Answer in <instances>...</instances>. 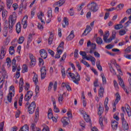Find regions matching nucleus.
Wrapping results in <instances>:
<instances>
[{
    "label": "nucleus",
    "mask_w": 131,
    "mask_h": 131,
    "mask_svg": "<svg viewBox=\"0 0 131 131\" xmlns=\"http://www.w3.org/2000/svg\"><path fill=\"white\" fill-rule=\"evenodd\" d=\"M70 70H71V68H69L67 71V76H68V77H71L74 83H76V84H78V83H79V82L80 80V75H79L78 73H76L75 74H74L70 72H69Z\"/></svg>",
    "instance_id": "nucleus-1"
},
{
    "label": "nucleus",
    "mask_w": 131,
    "mask_h": 131,
    "mask_svg": "<svg viewBox=\"0 0 131 131\" xmlns=\"http://www.w3.org/2000/svg\"><path fill=\"white\" fill-rule=\"evenodd\" d=\"M16 20L17 16L16 15H12L9 16L8 30L10 33L13 31V27H14V24H16Z\"/></svg>",
    "instance_id": "nucleus-2"
},
{
    "label": "nucleus",
    "mask_w": 131,
    "mask_h": 131,
    "mask_svg": "<svg viewBox=\"0 0 131 131\" xmlns=\"http://www.w3.org/2000/svg\"><path fill=\"white\" fill-rule=\"evenodd\" d=\"M36 107V104H35V101L32 102L31 104L29 102H28L26 104V108H27L29 114H33L34 113Z\"/></svg>",
    "instance_id": "nucleus-3"
},
{
    "label": "nucleus",
    "mask_w": 131,
    "mask_h": 131,
    "mask_svg": "<svg viewBox=\"0 0 131 131\" xmlns=\"http://www.w3.org/2000/svg\"><path fill=\"white\" fill-rule=\"evenodd\" d=\"M87 8L89 11L91 12H93L94 13H96L97 11H98V5L96 2H92L90 3L87 5Z\"/></svg>",
    "instance_id": "nucleus-4"
},
{
    "label": "nucleus",
    "mask_w": 131,
    "mask_h": 131,
    "mask_svg": "<svg viewBox=\"0 0 131 131\" xmlns=\"http://www.w3.org/2000/svg\"><path fill=\"white\" fill-rule=\"evenodd\" d=\"M14 96H15V87L11 85L9 89V93L7 96V100L9 103H12V100Z\"/></svg>",
    "instance_id": "nucleus-5"
},
{
    "label": "nucleus",
    "mask_w": 131,
    "mask_h": 131,
    "mask_svg": "<svg viewBox=\"0 0 131 131\" xmlns=\"http://www.w3.org/2000/svg\"><path fill=\"white\" fill-rule=\"evenodd\" d=\"M121 118L122 120V128L123 129L127 130L128 129V124L126 122V121H125V119H124V114H121Z\"/></svg>",
    "instance_id": "nucleus-6"
},
{
    "label": "nucleus",
    "mask_w": 131,
    "mask_h": 131,
    "mask_svg": "<svg viewBox=\"0 0 131 131\" xmlns=\"http://www.w3.org/2000/svg\"><path fill=\"white\" fill-rule=\"evenodd\" d=\"M87 47H88V48H89V47H91V49H90V51L89 53L90 54H93L94 52H95V51L96 50L97 45H96V43H92V42H91L89 40L87 42Z\"/></svg>",
    "instance_id": "nucleus-7"
},
{
    "label": "nucleus",
    "mask_w": 131,
    "mask_h": 131,
    "mask_svg": "<svg viewBox=\"0 0 131 131\" xmlns=\"http://www.w3.org/2000/svg\"><path fill=\"white\" fill-rule=\"evenodd\" d=\"M29 56L31 60L30 65L31 67H34V66H35V64H36V59L35 58V57L31 53L29 54Z\"/></svg>",
    "instance_id": "nucleus-8"
},
{
    "label": "nucleus",
    "mask_w": 131,
    "mask_h": 131,
    "mask_svg": "<svg viewBox=\"0 0 131 131\" xmlns=\"http://www.w3.org/2000/svg\"><path fill=\"white\" fill-rule=\"evenodd\" d=\"M111 63L115 66L120 75H123L122 71H121V69H120V67L119 66V65L117 64V63H116V60H115V59H113L111 61Z\"/></svg>",
    "instance_id": "nucleus-9"
},
{
    "label": "nucleus",
    "mask_w": 131,
    "mask_h": 131,
    "mask_svg": "<svg viewBox=\"0 0 131 131\" xmlns=\"http://www.w3.org/2000/svg\"><path fill=\"white\" fill-rule=\"evenodd\" d=\"M32 96H33V92L31 91H28L25 96V101L28 102V101L31 99Z\"/></svg>",
    "instance_id": "nucleus-10"
},
{
    "label": "nucleus",
    "mask_w": 131,
    "mask_h": 131,
    "mask_svg": "<svg viewBox=\"0 0 131 131\" xmlns=\"http://www.w3.org/2000/svg\"><path fill=\"white\" fill-rule=\"evenodd\" d=\"M126 13L127 15H129L130 16H129L128 18H129V20L128 21H127L125 25V27H127L128 26V25H129V24H130L131 23V8L128 9L126 11Z\"/></svg>",
    "instance_id": "nucleus-11"
},
{
    "label": "nucleus",
    "mask_w": 131,
    "mask_h": 131,
    "mask_svg": "<svg viewBox=\"0 0 131 131\" xmlns=\"http://www.w3.org/2000/svg\"><path fill=\"white\" fill-rule=\"evenodd\" d=\"M39 53L40 55V56L43 59H47L48 58V52H47V51L45 49H41L39 50Z\"/></svg>",
    "instance_id": "nucleus-12"
},
{
    "label": "nucleus",
    "mask_w": 131,
    "mask_h": 131,
    "mask_svg": "<svg viewBox=\"0 0 131 131\" xmlns=\"http://www.w3.org/2000/svg\"><path fill=\"white\" fill-rule=\"evenodd\" d=\"M41 72V79H45L46 75H47V69L45 67H43L40 69Z\"/></svg>",
    "instance_id": "nucleus-13"
},
{
    "label": "nucleus",
    "mask_w": 131,
    "mask_h": 131,
    "mask_svg": "<svg viewBox=\"0 0 131 131\" xmlns=\"http://www.w3.org/2000/svg\"><path fill=\"white\" fill-rule=\"evenodd\" d=\"M52 101L53 102L54 112L55 113H59V112H60V110H59V108L57 107V104H56V100L55 99V98H52Z\"/></svg>",
    "instance_id": "nucleus-14"
},
{
    "label": "nucleus",
    "mask_w": 131,
    "mask_h": 131,
    "mask_svg": "<svg viewBox=\"0 0 131 131\" xmlns=\"http://www.w3.org/2000/svg\"><path fill=\"white\" fill-rule=\"evenodd\" d=\"M69 121H70V120L68 117H64L61 119V122L63 126L68 125L69 124Z\"/></svg>",
    "instance_id": "nucleus-15"
},
{
    "label": "nucleus",
    "mask_w": 131,
    "mask_h": 131,
    "mask_svg": "<svg viewBox=\"0 0 131 131\" xmlns=\"http://www.w3.org/2000/svg\"><path fill=\"white\" fill-rule=\"evenodd\" d=\"M7 53V49L5 47H2L1 49V52L0 53V60H3L6 56Z\"/></svg>",
    "instance_id": "nucleus-16"
},
{
    "label": "nucleus",
    "mask_w": 131,
    "mask_h": 131,
    "mask_svg": "<svg viewBox=\"0 0 131 131\" xmlns=\"http://www.w3.org/2000/svg\"><path fill=\"white\" fill-rule=\"evenodd\" d=\"M118 79L119 80V84L122 87V89H124V87H125V85L124 84V82L123 81V80L122 78H121V77H120V75H117Z\"/></svg>",
    "instance_id": "nucleus-17"
},
{
    "label": "nucleus",
    "mask_w": 131,
    "mask_h": 131,
    "mask_svg": "<svg viewBox=\"0 0 131 131\" xmlns=\"http://www.w3.org/2000/svg\"><path fill=\"white\" fill-rule=\"evenodd\" d=\"M28 16L26 15L24 17L23 19L21 20V24L23 25V28L25 29L27 27V18Z\"/></svg>",
    "instance_id": "nucleus-18"
},
{
    "label": "nucleus",
    "mask_w": 131,
    "mask_h": 131,
    "mask_svg": "<svg viewBox=\"0 0 131 131\" xmlns=\"http://www.w3.org/2000/svg\"><path fill=\"white\" fill-rule=\"evenodd\" d=\"M92 31V28L90 26H86V29L83 33V35H87L88 33H90Z\"/></svg>",
    "instance_id": "nucleus-19"
},
{
    "label": "nucleus",
    "mask_w": 131,
    "mask_h": 131,
    "mask_svg": "<svg viewBox=\"0 0 131 131\" xmlns=\"http://www.w3.org/2000/svg\"><path fill=\"white\" fill-rule=\"evenodd\" d=\"M58 103L59 105H63L64 103V96L62 94H59L58 95Z\"/></svg>",
    "instance_id": "nucleus-20"
},
{
    "label": "nucleus",
    "mask_w": 131,
    "mask_h": 131,
    "mask_svg": "<svg viewBox=\"0 0 131 131\" xmlns=\"http://www.w3.org/2000/svg\"><path fill=\"white\" fill-rule=\"evenodd\" d=\"M125 110L127 112V116L128 117H130L131 116V108L129 105L126 104L125 105Z\"/></svg>",
    "instance_id": "nucleus-21"
},
{
    "label": "nucleus",
    "mask_w": 131,
    "mask_h": 131,
    "mask_svg": "<svg viewBox=\"0 0 131 131\" xmlns=\"http://www.w3.org/2000/svg\"><path fill=\"white\" fill-rule=\"evenodd\" d=\"M99 97L100 98H103V97H104V87L102 84H100V85Z\"/></svg>",
    "instance_id": "nucleus-22"
},
{
    "label": "nucleus",
    "mask_w": 131,
    "mask_h": 131,
    "mask_svg": "<svg viewBox=\"0 0 131 131\" xmlns=\"http://www.w3.org/2000/svg\"><path fill=\"white\" fill-rule=\"evenodd\" d=\"M39 117V108L37 107L36 110V112L35 113V121L37 122V120H38V117Z\"/></svg>",
    "instance_id": "nucleus-23"
},
{
    "label": "nucleus",
    "mask_w": 131,
    "mask_h": 131,
    "mask_svg": "<svg viewBox=\"0 0 131 131\" xmlns=\"http://www.w3.org/2000/svg\"><path fill=\"white\" fill-rule=\"evenodd\" d=\"M109 101V98L108 97H106L105 98V100L104 101V108H105V112H108V111L109 110V107H108V102Z\"/></svg>",
    "instance_id": "nucleus-24"
},
{
    "label": "nucleus",
    "mask_w": 131,
    "mask_h": 131,
    "mask_svg": "<svg viewBox=\"0 0 131 131\" xmlns=\"http://www.w3.org/2000/svg\"><path fill=\"white\" fill-rule=\"evenodd\" d=\"M118 126V122L115 121V120H112V127L113 129H116Z\"/></svg>",
    "instance_id": "nucleus-25"
},
{
    "label": "nucleus",
    "mask_w": 131,
    "mask_h": 131,
    "mask_svg": "<svg viewBox=\"0 0 131 131\" xmlns=\"http://www.w3.org/2000/svg\"><path fill=\"white\" fill-rule=\"evenodd\" d=\"M15 28L16 33H17V34H19V33L21 32V24H20V23H18L17 24H16Z\"/></svg>",
    "instance_id": "nucleus-26"
},
{
    "label": "nucleus",
    "mask_w": 131,
    "mask_h": 131,
    "mask_svg": "<svg viewBox=\"0 0 131 131\" xmlns=\"http://www.w3.org/2000/svg\"><path fill=\"white\" fill-rule=\"evenodd\" d=\"M64 50V42L62 41L60 42L59 45L58 46V48L56 49V51H61L63 52Z\"/></svg>",
    "instance_id": "nucleus-27"
},
{
    "label": "nucleus",
    "mask_w": 131,
    "mask_h": 131,
    "mask_svg": "<svg viewBox=\"0 0 131 131\" xmlns=\"http://www.w3.org/2000/svg\"><path fill=\"white\" fill-rule=\"evenodd\" d=\"M35 92L36 95L33 97V99L34 100H36L38 97L37 95H38V93H39V86H38V85H36Z\"/></svg>",
    "instance_id": "nucleus-28"
},
{
    "label": "nucleus",
    "mask_w": 131,
    "mask_h": 131,
    "mask_svg": "<svg viewBox=\"0 0 131 131\" xmlns=\"http://www.w3.org/2000/svg\"><path fill=\"white\" fill-rule=\"evenodd\" d=\"M33 81L34 82L35 85H37L38 83V76L37 74H34V77H33Z\"/></svg>",
    "instance_id": "nucleus-29"
},
{
    "label": "nucleus",
    "mask_w": 131,
    "mask_h": 131,
    "mask_svg": "<svg viewBox=\"0 0 131 131\" xmlns=\"http://www.w3.org/2000/svg\"><path fill=\"white\" fill-rule=\"evenodd\" d=\"M19 131H29V126L26 124L19 129Z\"/></svg>",
    "instance_id": "nucleus-30"
},
{
    "label": "nucleus",
    "mask_w": 131,
    "mask_h": 131,
    "mask_svg": "<svg viewBox=\"0 0 131 131\" xmlns=\"http://www.w3.org/2000/svg\"><path fill=\"white\" fill-rule=\"evenodd\" d=\"M31 41H32V35L31 34H29L28 37V41L27 42V47H29V45Z\"/></svg>",
    "instance_id": "nucleus-31"
},
{
    "label": "nucleus",
    "mask_w": 131,
    "mask_h": 131,
    "mask_svg": "<svg viewBox=\"0 0 131 131\" xmlns=\"http://www.w3.org/2000/svg\"><path fill=\"white\" fill-rule=\"evenodd\" d=\"M67 56V54L66 52L64 53V54L60 58V62L61 64H64V63H65V59H66Z\"/></svg>",
    "instance_id": "nucleus-32"
},
{
    "label": "nucleus",
    "mask_w": 131,
    "mask_h": 131,
    "mask_svg": "<svg viewBox=\"0 0 131 131\" xmlns=\"http://www.w3.org/2000/svg\"><path fill=\"white\" fill-rule=\"evenodd\" d=\"M63 51L60 50H57V54L55 56V59H60L61 55H62Z\"/></svg>",
    "instance_id": "nucleus-33"
},
{
    "label": "nucleus",
    "mask_w": 131,
    "mask_h": 131,
    "mask_svg": "<svg viewBox=\"0 0 131 131\" xmlns=\"http://www.w3.org/2000/svg\"><path fill=\"white\" fill-rule=\"evenodd\" d=\"M83 117L86 122H92V120H91V118H90V116L89 115H84Z\"/></svg>",
    "instance_id": "nucleus-34"
},
{
    "label": "nucleus",
    "mask_w": 131,
    "mask_h": 131,
    "mask_svg": "<svg viewBox=\"0 0 131 131\" xmlns=\"http://www.w3.org/2000/svg\"><path fill=\"white\" fill-rule=\"evenodd\" d=\"M116 100L114 102L115 105H117V104H118V102L120 101V95H119V94L116 93Z\"/></svg>",
    "instance_id": "nucleus-35"
},
{
    "label": "nucleus",
    "mask_w": 131,
    "mask_h": 131,
    "mask_svg": "<svg viewBox=\"0 0 131 131\" xmlns=\"http://www.w3.org/2000/svg\"><path fill=\"white\" fill-rule=\"evenodd\" d=\"M47 16L50 19V21H51V18H53V12L52 11V9L48 10L47 12Z\"/></svg>",
    "instance_id": "nucleus-36"
},
{
    "label": "nucleus",
    "mask_w": 131,
    "mask_h": 131,
    "mask_svg": "<svg viewBox=\"0 0 131 131\" xmlns=\"http://www.w3.org/2000/svg\"><path fill=\"white\" fill-rule=\"evenodd\" d=\"M100 76L102 79L103 84H106V82H107V80H106V77H105V75H104V73H101L100 74Z\"/></svg>",
    "instance_id": "nucleus-37"
},
{
    "label": "nucleus",
    "mask_w": 131,
    "mask_h": 131,
    "mask_svg": "<svg viewBox=\"0 0 131 131\" xmlns=\"http://www.w3.org/2000/svg\"><path fill=\"white\" fill-rule=\"evenodd\" d=\"M66 2V0H59L56 3V6H58V7H62V6L65 4Z\"/></svg>",
    "instance_id": "nucleus-38"
},
{
    "label": "nucleus",
    "mask_w": 131,
    "mask_h": 131,
    "mask_svg": "<svg viewBox=\"0 0 131 131\" xmlns=\"http://www.w3.org/2000/svg\"><path fill=\"white\" fill-rule=\"evenodd\" d=\"M74 38V31L72 30L70 35L68 36V39L69 40H71V39H73Z\"/></svg>",
    "instance_id": "nucleus-39"
},
{
    "label": "nucleus",
    "mask_w": 131,
    "mask_h": 131,
    "mask_svg": "<svg viewBox=\"0 0 131 131\" xmlns=\"http://www.w3.org/2000/svg\"><path fill=\"white\" fill-rule=\"evenodd\" d=\"M9 54L10 55H14L15 54V47L11 46L9 47Z\"/></svg>",
    "instance_id": "nucleus-40"
},
{
    "label": "nucleus",
    "mask_w": 131,
    "mask_h": 131,
    "mask_svg": "<svg viewBox=\"0 0 131 131\" xmlns=\"http://www.w3.org/2000/svg\"><path fill=\"white\" fill-rule=\"evenodd\" d=\"M104 118L100 117L99 119V124L101 129H104V124H103V120Z\"/></svg>",
    "instance_id": "nucleus-41"
},
{
    "label": "nucleus",
    "mask_w": 131,
    "mask_h": 131,
    "mask_svg": "<svg viewBox=\"0 0 131 131\" xmlns=\"http://www.w3.org/2000/svg\"><path fill=\"white\" fill-rule=\"evenodd\" d=\"M6 2L8 9H11V6L13 4V0H7Z\"/></svg>",
    "instance_id": "nucleus-42"
},
{
    "label": "nucleus",
    "mask_w": 131,
    "mask_h": 131,
    "mask_svg": "<svg viewBox=\"0 0 131 131\" xmlns=\"http://www.w3.org/2000/svg\"><path fill=\"white\" fill-rule=\"evenodd\" d=\"M31 129H32V131H37L38 129H40L39 128L36 127V125L34 123H32Z\"/></svg>",
    "instance_id": "nucleus-43"
},
{
    "label": "nucleus",
    "mask_w": 131,
    "mask_h": 131,
    "mask_svg": "<svg viewBox=\"0 0 131 131\" xmlns=\"http://www.w3.org/2000/svg\"><path fill=\"white\" fill-rule=\"evenodd\" d=\"M7 15H8V12L6 10H3L2 12V17L3 20H6V18H7Z\"/></svg>",
    "instance_id": "nucleus-44"
},
{
    "label": "nucleus",
    "mask_w": 131,
    "mask_h": 131,
    "mask_svg": "<svg viewBox=\"0 0 131 131\" xmlns=\"http://www.w3.org/2000/svg\"><path fill=\"white\" fill-rule=\"evenodd\" d=\"M25 38L23 36L19 37L18 40V43L19 45H22L24 41Z\"/></svg>",
    "instance_id": "nucleus-45"
},
{
    "label": "nucleus",
    "mask_w": 131,
    "mask_h": 131,
    "mask_svg": "<svg viewBox=\"0 0 131 131\" xmlns=\"http://www.w3.org/2000/svg\"><path fill=\"white\" fill-rule=\"evenodd\" d=\"M123 7H124V5L123 4H120L117 6L116 9L117 10V11L121 10L122 9H123Z\"/></svg>",
    "instance_id": "nucleus-46"
},
{
    "label": "nucleus",
    "mask_w": 131,
    "mask_h": 131,
    "mask_svg": "<svg viewBox=\"0 0 131 131\" xmlns=\"http://www.w3.org/2000/svg\"><path fill=\"white\" fill-rule=\"evenodd\" d=\"M53 39H54V35H53V34H51L48 39L49 45H52L53 42Z\"/></svg>",
    "instance_id": "nucleus-47"
},
{
    "label": "nucleus",
    "mask_w": 131,
    "mask_h": 131,
    "mask_svg": "<svg viewBox=\"0 0 131 131\" xmlns=\"http://www.w3.org/2000/svg\"><path fill=\"white\" fill-rule=\"evenodd\" d=\"M68 13L70 16H74V10L73 9V7L69 9Z\"/></svg>",
    "instance_id": "nucleus-48"
},
{
    "label": "nucleus",
    "mask_w": 131,
    "mask_h": 131,
    "mask_svg": "<svg viewBox=\"0 0 131 131\" xmlns=\"http://www.w3.org/2000/svg\"><path fill=\"white\" fill-rule=\"evenodd\" d=\"M123 27V26L122 25V24L120 23V24L117 25L115 26V29H116V30H118L122 28Z\"/></svg>",
    "instance_id": "nucleus-49"
},
{
    "label": "nucleus",
    "mask_w": 131,
    "mask_h": 131,
    "mask_svg": "<svg viewBox=\"0 0 131 131\" xmlns=\"http://www.w3.org/2000/svg\"><path fill=\"white\" fill-rule=\"evenodd\" d=\"M84 5H85V3H81V4L80 6H78L77 7V11H81V10L82 9V8H83V6H84Z\"/></svg>",
    "instance_id": "nucleus-50"
},
{
    "label": "nucleus",
    "mask_w": 131,
    "mask_h": 131,
    "mask_svg": "<svg viewBox=\"0 0 131 131\" xmlns=\"http://www.w3.org/2000/svg\"><path fill=\"white\" fill-rule=\"evenodd\" d=\"M81 63H82V64L85 65V66H86V67H91V66L90 65V64H89V63H88V62H86V61H85L83 59L81 60Z\"/></svg>",
    "instance_id": "nucleus-51"
},
{
    "label": "nucleus",
    "mask_w": 131,
    "mask_h": 131,
    "mask_svg": "<svg viewBox=\"0 0 131 131\" xmlns=\"http://www.w3.org/2000/svg\"><path fill=\"white\" fill-rule=\"evenodd\" d=\"M110 34L109 33V31H105L104 35H103V40L105 39L106 38H108V37H109Z\"/></svg>",
    "instance_id": "nucleus-52"
},
{
    "label": "nucleus",
    "mask_w": 131,
    "mask_h": 131,
    "mask_svg": "<svg viewBox=\"0 0 131 131\" xmlns=\"http://www.w3.org/2000/svg\"><path fill=\"white\" fill-rule=\"evenodd\" d=\"M17 59L20 60V56H16L15 58L12 59V65H16V60H17Z\"/></svg>",
    "instance_id": "nucleus-53"
},
{
    "label": "nucleus",
    "mask_w": 131,
    "mask_h": 131,
    "mask_svg": "<svg viewBox=\"0 0 131 131\" xmlns=\"http://www.w3.org/2000/svg\"><path fill=\"white\" fill-rule=\"evenodd\" d=\"M45 15L42 13V12H40V13H38L37 17L39 20L42 19V17H43Z\"/></svg>",
    "instance_id": "nucleus-54"
},
{
    "label": "nucleus",
    "mask_w": 131,
    "mask_h": 131,
    "mask_svg": "<svg viewBox=\"0 0 131 131\" xmlns=\"http://www.w3.org/2000/svg\"><path fill=\"white\" fill-rule=\"evenodd\" d=\"M45 64V61H43V59L41 58H39V66H42Z\"/></svg>",
    "instance_id": "nucleus-55"
},
{
    "label": "nucleus",
    "mask_w": 131,
    "mask_h": 131,
    "mask_svg": "<svg viewBox=\"0 0 131 131\" xmlns=\"http://www.w3.org/2000/svg\"><path fill=\"white\" fill-rule=\"evenodd\" d=\"M6 62L7 63L8 66H11V64H12V60H11V58H10L9 57H8L6 59Z\"/></svg>",
    "instance_id": "nucleus-56"
},
{
    "label": "nucleus",
    "mask_w": 131,
    "mask_h": 131,
    "mask_svg": "<svg viewBox=\"0 0 131 131\" xmlns=\"http://www.w3.org/2000/svg\"><path fill=\"white\" fill-rule=\"evenodd\" d=\"M63 22L65 23V25H67V26L69 25V19H68V18L67 17L63 18Z\"/></svg>",
    "instance_id": "nucleus-57"
},
{
    "label": "nucleus",
    "mask_w": 131,
    "mask_h": 131,
    "mask_svg": "<svg viewBox=\"0 0 131 131\" xmlns=\"http://www.w3.org/2000/svg\"><path fill=\"white\" fill-rule=\"evenodd\" d=\"M99 115H101L104 113V107H101V105L99 106Z\"/></svg>",
    "instance_id": "nucleus-58"
},
{
    "label": "nucleus",
    "mask_w": 131,
    "mask_h": 131,
    "mask_svg": "<svg viewBox=\"0 0 131 131\" xmlns=\"http://www.w3.org/2000/svg\"><path fill=\"white\" fill-rule=\"evenodd\" d=\"M57 88H58V82L57 81H55L54 82V84L53 85V90L54 92H56V91H57Z\"/></svg>",
    "instance_id": "nucleus-59"
},
{
    "label": "nucleus",
    "mask_w": 131,
    "mask_h": 131,
    "mask_svg": "<svg viewBox=\"0 0 131 131\" xmlns=\"http://www.w3.org/2000/svg\"><path fill=\"white\" fill-rule=\"evenodd\" d=\"M125 33H126V32H125V30H120L119 32V34L121 36H122V35H124V34H125Z\"/></svg>",
    "instance_id": "nucleus-60"
},
{
    "label": "nucleus",
    "mask_w": 131,
    "mask_h": 131,
    "mask_svg": "<svg viewBox=\"0 0 131 131\" xmlns=\"http://www.w3.org/2000/svg\"><path fill=\"white\" fill-rule=\"evenodd\" d=\"M25 72H28V67L26 64L24 65L23 70V73H25Z\"/></svg>",
    "instance_id": "nucleus-61"
},
{
    "label": "nucleus",
    "mask_w": 131,
    "mask_h": 131,
    "mask_svg": "<svg viewBox=\"0 0 131 131\" xmlns=\"http://www.w3.org/2000/svg\"><path fill=\"white\" fill-rule=\"evenodd\" d=\"M94 57H93V56H90L89 57H88L86 56L85 57H83V59H86V60H88V61H92V60H93V59L94 58Z\"/></svg>",
    "instance_id": "nucleus-62"
},
{
    "label": "nucleus",
    "mask_w": 131,
    "mask_h": 131,
    "mask_svg": "<svg viewBox=\"0 0 131 131\" xmlns=\"http://www.w3.org/2000/svg\"><path fill=\"white\" fill-rule=\"evenodd\" d=\"M112 39H113V38H112V37H111L110 38H106L103 39V40L107 43H109V42H111V41H112Z\"/></svg>",
    "instance_id": "nucleus-63"
},
{
    "label": "nucleus",
    "mask_w": 131,
    "mask_h": 131,
    "mask_svg": "<svg viewBox=\"0 0 131 131\" xmlns=\"http://www.w3.org/2000/svg\"><path fill=\"white\" fill-rule=\"evenodd\" d=\"M74 58H78V50L75 49L74 52Z\"/></svg>",
    "instance_id": "nucleus-64"
}]
</instances>
